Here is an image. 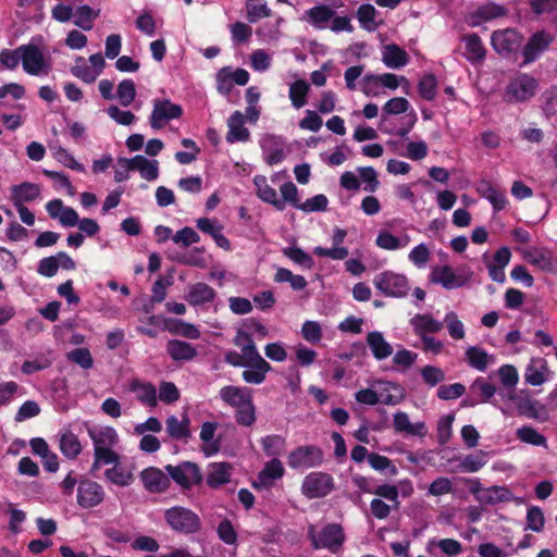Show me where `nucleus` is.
I'll return each instance as SVG.
<instances>
[{
  "label": "nucleus",
  "mask_w": 557,
  "mask_h": 557,
  "mask_svg": "<svg viewBox=\"0 0 557 557\" xmlns=\"http://www.w3.org/2000/svg\"><path fill=\"white\" fill-rule=\"evenodd\" d=\"M87 434L94 445V462L90 473L97 476L102 466L120 460V456L114 451L119 443V434L112 426L91 425L87 428Z\"/></svg>",
  "instance_id": "nucleus-1"
},
{
  "label": "nucleus",
  "mask_w": 557,
  "mask_h": 557,
  "mask_svg": "<svg viewBox=\"0 0 557 557\" xmlns=\"http://www.w3.org/2000/svg\"><path fill=\"white\" fill-rule=\"evenodd\" d=\"M219 396L227 406L235 409V419L239 425L251 426L256 421V407L251 391L233 385L220 389Z\"/></svg>",
  "instance_id": "nucleus-2"
},
{
  "label": "nucleus",
  "mask_w": 557,
  "mask_h": 557,
  "mask_svg": "<svg viewBox=\"0 0 557 557\" xmlns=\"http://www.w3.org/2000/svg\"><path fill=\"white\" fill-rule=\"evenodd\" d=\"M471 276L472 273L466 268L454 270L449 265H436L432 268L429 277L432 283L450 290L465 286Z\"/></svg>",
  "instance_id": "nucleus-3"
},
{
  "label": "nucleus",
  "mask_w": 557,
  "mask_h": 557,
  "mask_svg": "<svg viewBox=\"0 0 557 557\" xmlns=\"http://www.w3.org/2000/svg\"><path fill=\"white\" fill-rule=\"evenodd\" d=\"M537 81L528 74L513 77L505 89V100L509 103L524 102L536 94Z\"/></svg>",
  "instance_id": "nucleus-4"
},
{
  "label": "nucleus",
  "mask_w": 557,
  "mask_h": 557,
  "mask_svg": "<svg viewBox=\"0 0 557 557\" xmlns=\"http://www.w3.org/2000/svg\"><path fill=\"white\" fill-rule=\"evenodd\" d=\"M168 524L176 532L190 534L200 529L199 517L188 508L175 506L164 512Z\"/></svg>",
  "instance_id": "nucleus-5"
},
{
  "label": "nucleus",
  "mask_w": 557,
  "mask_h": 557,
  "mask_svg": "<svg viewBox=\"0 0 557 557\" xmlns=\"http://www.w3.org/2000/svg\"><path fill=\"white\" fill-rule=\"evenodd\" d=\"M308 536L315 549L326 548L333 553L342 546L344 541L343 529L338 524H327L319 532L310 525Z\"/></svg>",
  "instance_id": "nucleus-6"
},
{
  "label": "nucleus",
  "mask_w": 557,
  "mask_h": 557,
  "mask_svg": "<svg viewBox=\"0 0 557 557\" xmlns=\"http://www.w3.org/2000/svg\"><path fill=\"white\" fill-rule=\"evenodd\" d=\"M373 283L387 297L401 298L407 296L409 290L407 277L391 271L375 275Z\"/></svg>",
  "instance_id": "nucleus-7"
},
{
  "label": "nucleus",
  "mask_w": 557,
  "mask_h": 557,
  "mask_svg": "<svg viewBox=\"0 0 557 557\" xmlns=\"http://www.w3.org/2000/svg\"><path fill=\"white\" fill-rule=\"evenodd\" d=\"M165 470L182 488H190L202 482V472L199 466L191 461H183L176 466L168 465Z\"/></svg>",
  "instance_id": "nucleus-8"
},
{
  "label": "nucleus",
  "mask_w": 557,
  "mask_h": 557,
  "mask_svg": "<svg viewBox=\"0 0 557 557\" xmlns=\"http://www.w3.org/2000/svg\"><path fill=\"white\" fill-rule=\"evenodd\" d=\"M152 103L149 123L153 129H160L171 120L180 119L183 115V108L169 99H154Z\"/></svg>",
  "instance_id": "nucleus-9"
},
{
  "label": "nucleus",
  "mask_w": 557,
  "mask_h": 557,
  "mask_svg": "<svg viewBox=\"0 0 557 557\" xmlns=\"http://www.w3.org/2000/svg\"><path fill=\"white\" fill-rule=\"evenodd\" d=\"M334 488L333 478L324 472H311L302 482L301 492L308 498H320L329 495Z\"/></svg>",
  "instance_id": "nucleus-10"
},
{
  "label": "nucleus",
  "mask_w": 557,
  "mask_h": 557,
  "mask_svg": "<svg viewBox=\"0 0 557 557\" xmlns=\"http://www.w3.org/2000/svg\"><path fill=\"white\" fill-rule=\"evenodd\" d=\"M323 461V453L317 446H299L292 450L287 458V465L292 469H309L318 467Z\"/></svg>",
  "instance_id": "nucleus-11"
},
{
  "label": "nucleus",
  "mask_w": 557,
  "mask_h": 557,
  "mask_svg": "<svg viewBox=\"0 0 557 557\" xmlns=\"http://www.w3.org/2000/svg\"><path fill=\"white\" fill-rule=\"evenodd\" d=\"M22 50L23 70L29 75L47 74L50 63L46 61L42 51L33 44L20 46Z\"/></svg>",
  "instance_id": "nucleus-12"
},
{
  "label": "nucleus",
  "mask_w": 557,
  "mask_h": 557,
  "mask_svg": "<svg viewBox=\"0 0 557 557\" xmlns=\"http://www.w3.org/2000/svg\"><path fill=\"white\" fill-rule=\"evenodd\" d=\"M523 37L513 28L493 32L491 44L493 49L500 55L507 57L521 47Z\"/></svg>",
  "instance_id": "nucleus-13"
},
{
  "label": "nucleus",
  "mask_w": 557,
  "mask_h": 557,
  "mask_svg": "<svg viewBox=\"0 0 557 557\" xmlns=\"http://www.w3.org/2000/svg\"><path fill=\"white\" fill-rule=\"evenodd\" d=\"M106 492L99 483L85 479L77 486V504L84 509L99 506L104 500Z\"/></svg>",
  "instance_id": "nucleus-14"
},
{
  "label": "nucleus",
  "mask_w": 557,
  "mask_h": 557,
  "mask_svg": "<svg viewBox=\"0 0 557 557\" xmlns=\"http://www.w3.org/2000/svg\"><path fill=\"white\" fill-rule=\"evenodd\" d=\"M553 41L554 36L549 32L539 30L534 33L523 47V64H530L537 60Z\"/></svg>",
  "instance_id": "nucleus-15"
},
{
  "label": "nucleus",
  "mask_w": 557,
  "mask_h": 557,
  "mask_svg": "<svg viewBox=\"0 0 557 557\" xmlns=\"http://www.w3.org/2000/svg\"><path fill=\"white\" fill-rule=\"evenodd\" d=\"M347 236V232L341 227H335L332 233V247L324 248L317 246L313 248V253L318 257L329 258L331 260H345L348 257L349 250L343 246Z\"/></svg>",
  "instance_id": "nucleus-16"
},
{
  "label": "nucleus",
  "mask_w": 557,
  "mask_h": 557,
  "mask_svg": "<svg viewBox=\"0 0 557 557\" xmlns=\"http://www.w3.org/2000/svg\"><path fill=\"white\" fill-rule=\"evenodd\" d=\"M530 264L548 273H557V257L547 248H534L524 252Z\"/></svg>",
  "instance_id": "nucleus-17"
},
{
  "label": "nucleus",
  "mask_w": 557,
  "mask_h": 557,
  "mask_svg": "<svg viewBox=\"0 0 557 557\" xmlns=\"http://www.w3.org/2000/svg\"><path fill=\"white\" fill-rule=\"evenodd\" d=\"M185 300L193 307L211 304L216 298V292L206 283H195L187 286Z\"/></svg>",
  "instance_id": "nucleus-18"
},
{
  "label": "nucleus",
  "mask_w": 557,
  "mask_h": 557,
  "mask_svg": "<svg viewBox=\"0 0 557 557\" xmlns=\"http://www.w3.org/2000/svg\"><path fill=\"white\" fill-rule=\"evenodd\" d=\"M409 324L419 337L438 333L443 329V322L431 313H417L409 320Z\"/></svg>",
  "instance_id": "nucleus-19"
},
{
  "label": "nucleus",
  "mask_w": 557,
  "mask_h": 557,
  "mask_svg": "<svg viewBox=\"0 0 557 557\" xmlns=\"http://www.w3.org/2000/svg\"><path fill=\"white\" fill-rule=\"evenodd\" d=\"M41 188L38 184L24 182L13 185L10 188V199L14 207L24 206L25 202H30L39 198Z\"/></svg>",
  "instance_id": "nucleus-20"
},
{
  "label": "nucleus",
  "mask_w": 557,
  "mask_h": 557,
  "mask_svg": "<svg viewBox=\"0 0 557 557\" xmlns=\"http://www.w3.org/2000/svg\"><path fill=\"white\" fill-rule=\"evenodd\" d=\"M140 480L149 493H161L168 490L170 480L160 469L149 467L140 472Z\"/></svg>",
  "instance_id": "nucleus-21"
},
{
  "label": "nucleus",
  "mask_w": 557,
  "mask_h": 557,
  "mask_svg": "<svg viewBox=\"0 0 557 557\" xmlns=\"http://www.w3.org/2000/svg\"><path fill=\"white\" fill-rule=\"evenodd\" d=\"M227 127L226 141L228 144L249 140L250 132L245 127V116L240 111L233 112L227 120Z\"/></svg>",
  "instance_id": "nucleus-22"
},
{
  "label": "nucleus",
  "mask_w": 557,
  "mask_h": 557,
  "mask_svg": "<svg viewBox=\"0 0 557 557\" xmlns=\"http://www.w3.org/2000/svg\"><path fill=\"white\" fill-rule=\"evenodd\" d=\"M284 472L285 470L282 462L277 458H272L259 472L257 480L253 482V486L257 488L270 487L275 480L284 475Z\"/></svg>",
  "instance_id": "nucleus-23"
},
{
  "label": "nucleus",
  "mask_w": 557,
  "mask_h": 557,
  "mask_svg": "<svg viewBox=\"0 0 557 557\" xmlns=\"http://www.w3.org/2000/svg\"><path fill=\"white\" fill-rule=\"evenodd\" d=\"M129 389L144 406L154 408L158 405L157 388L152 383L134 380L129 384Z\"/></svg>",
  "instance_id": "nucleus-24"
},
{
  "label": "nucleus",
  "mask_w": 557,
  "mask_h": 557,
  "mask_svg": "<svg viewBox=\"0 0 557 557\" xmlns=\"http://www.w3.org/2000/svg\"><path fill=\"white\" fill-rule=\"evenodd\" d=\"M463 57L471 63L482 62L486 55V49L476 34H468L462 37Z\"/></svg>",
  "instance_id": "nucleus-25"
},
{
  "label": "nucleus",
  "mask_w": 557,
  "mask_h": 557,
  "mask_svg": "<svg viewBox=\"0 0 557 557\" xmlns=\"http://www.w3.org/2000/svg\"><path fill=\"white\" fill-rule=\"evenodd\" d=\"M334 14L335 12L327 5L319 4L305 11L300 20L322 29L326 27V23L333 18Z\"/></svg>",
  "instance_id": "nucleus-26"
},
{
  "label": "nucleus",
  "mask_w": 557,
  "mask_h": 557,
  "mask_svg": "<svg viewBox=\"0 0 557 557\" xmlns=\"http://www.w3.org/2000/svg\"><path fill=\"white\" fill-rule=\"evenodd\" d=\"M253 184L257 188V196L262 201L272 205L275 209L280 211L285 209V201L277 198L275 189L268 184L265 176H255Z\"/></svg>",
  "instance_id": "nucleus-27"
},
{
  "label": "nucleus",
  "mask_w": 557,
  "mask_h": 557,
  "mask_svg": "<svg viewBox=\"0 0 557 557\" xmlns=\"http://www.w3.org/2000/svg\"><path fill=\"white\" fill-rule=\"evenodd\" d=\"M232 466L227 462H212L208 466L207 484L216 488L230 482Z\"/></svg>",
  "instance_id": "nucleus-28"
},
{
  "label": "nucleus",
  "mask_w": 557,
  "mask_h": 557,
  "mask_svg": "<svg viewBox=\"0 0 557 557\" xmlns=\"http://www.w3.org/2000/svg\"><path fill=\"white\" fill-rule=\"evenodd\" d=\"M166 352L174 361H190L198 355L195 346L180 339L169 341L166 344Z\"/></svg>",
  "instance_id": "nucleus-29"
},
{
  "label": "nucleus",
  "mask_w": 557,
  "mask_h": 557,
  "mask_svg": "<svg viewBox=\"0 0 557 557\" xmlns=\"http://www.w3.org/2000/svg\"><path fill=\"white\" fill-rule=\"evenodd\" d=\"M190 420L184 414L182 419L176 416H169L165 420V430L171 438L187 441L190 437Z\"/></svg>",
  "instance_id": "nucleus-30"
},
{
  "label": "nucleus",
  "mask_w": 557,
  "mask_h": 557,
  "mask_svg": "<svg viewBox=\"0 0 557 557\" xmlns=\"http://www.w3.org/2000/svg\"><path fill=\"white\" fill-rule=\"evenodd\" d=\"M394 429L398 433L423 437L426 434L424 422L411 423L406 412L397 411L393 419Z\"/></svg>",
  "instance_id": "nucleus-31"
},
{
  "label": "nucleus",
  "mask_w": 557,
  "mask_h": 557,
  "mask_svg": "<svg viewBox=\"0 0 557 557\" xmlns=\"http://www.w3.org/2000/svg\"><path fill=\"white\" fill-rule=\"evenodd\" d=\"M124 163H132L133 171L139 172L140 176L146 181H154L159 176V162L157 160H149L144 156H135L129 161Z\"/></svg>",
  "instance_id": "nucleus-32"
},
{
  "label": "nucleus",
  "mask_w": 557,
  "mask_h": 557,
  "mask_svg": "<svg viewBox=\"0 0 557 557\" xmlns=\"http://www.w3.org/2000/svg\"><path fill=\"white\" fill-rule=\"evenodd\" d=\"M382 61L389 69H400L408 64L409 57L407 52L395 44L384 47Z\"/></svg>",
  "instance_id": "nucleus-33"
},
{
  "label": "nucleus",
  "mask_w": 557,
  "mask_h": 557,
  "mask_svg": "<svg viewBox=\"0 0 557 557\" xmlns=\"http://www.w3.org/2000/svg\"><path fill=\"white\" fill-rule=\"evenodd\" d=\"M367 344L377 360L386 359L393 354V347L385 341L381 332H370L367 336Z\"/></svg>",
  "instance_id": "nucleus-34"
},
{
  "label": "nucleus",
  "mask_w": 557,
  "mask_h": 557,
  "mask_svg": "<svg viewBox=\"0 0 557 557\" xmlns=\"http://www.w3.org/2000/svg\"><path fill=\"white\" fill-rule=\"evenodd\" d=\"M113 467L104 472L106 479L114 485L125 487L134 482L132 470L122 467L120 460L111 463Z\"/></svg>",
  "instance_id": "nucleus-35"
},
{
  "label": "nucleus",
  "mask_w": 557,
  "mask_h": 557,
  "mask_svg": "<svg viewBox=\"0 0 557 557\" xmlns=\"http://www.w3.org/2000/svg\"><path fill=\"white\" fill-rule=\"evenodd\" d=\"M242 377L248 384L260 385L265 381L267 374L272 370L268 361L252 363L245 367Z\"/></svg>",
  "instance_id": "nucleus-36"
},
{
  "label": "nucleus",
  "mask_w": 557,
  "mask_h": 557,
  "mask_svg": "<svg viewBox=\"0 0 557 557\" xmlns=\"http://www.w3.org/2000/svg\"><path fill=\"white\" fill-rule=\"evenodd\" d=\"M517 408L519 413L525 416L527 418L534 419L541 422H545L548 420V413L545 406H543L537 400H521L518 404Z\"/></svg>",
  "instance_id": "nucleus-37"
},
{
  "label": "nucleus",
  "mask_w": 557,
  "mask_h": 557,
  "mask_svg": "<svg viewBox=\"0 0 557 557\" xmlns=\"http://www.w3.org/2000/svg\"><path fill=\"white\" fill-rule=\"evenodd\" d=\"M216 429H218V424L213 423V422H205L201 425L199 436L203 443L202 451L207 456L214 455L220 449L219 442L214 440Z\"/></svg>",
  "instance_id": "nucleus-38"
},
{
  "label": "nucleus",
  "mask_w": 557,
  "mask_h": 557,
  "mask_svg": "<svg viewBox=\"0 0 557 557\" xmlns=\"http://www.w3.org/2000/svg\"><path fill=\"white\" fill-rule=\"evenodd\" d=\"M511 498V493L505 486L494 485L483 490L479 496V503L483 505H496L499 503L508 502Z\"/></svg>",
  "instance_id": "nucleus-39"
},
{
  "label": "nucleus",
  "mask_w": 557,
  "mask_h": 557,
  "mask_svg": "<svg viewBox=\"0 0 557 557\" xmlns=\"http://www.w3.org/2000/svg\"><path fill=\"white\" fill-rule=\"evenodd\" d=\"M410 240V236L407 234L396 237L389 232L381 231L375 239V244L385 250H397L407 247Z\"/></svg>",
  "instance_id": "nucleus-40"
},
{
  "label": "nucleus",
  "mask_w": 557,
  "mask_h": 557,
  "mask_svg": "<svg viewBox=\"0 0 557 557\" xmlns=\"http://www.w3.org/2000/svg\"><path fill=\"white\" fill-rule=\"evenodd\" d=\"M100 11L94 10L91 7L84 4L74 11V24L84 29L90 30L94 27L95 20L99 16Z\"/></svg>",
  "instance_id": "nucleus-41"
},
{
  "label": "nucleus",
  "mask_w": 557,
  "mask_h": 557,
  "mask_svg": "<svg viewBox=\"0 0 557 557\" xmlns=\"http://www.w3.org/2000/svg\"><path fill=\"white\" fill-rule=\"evenodd\" d=\"M516 436L522 443L547 448V440L536 429L530 425H523L516 430Z\"/></svg>",
  "instance_id": "nucleus-42"
},
{
  "label": "nucleus",
  "mask_w": 557,
  "mask_h": 557,
  "mask_svg": "<svg viewBox=\"0 0 557 557\" xmlns=\"http://www.w3.org/2000/svg\"><path fill=\"white\" fill-rule=\"evenodd\" d=\"M539 362L540 367H536L534 362H532L525 369V382L532 386L542 385L547 380L549 373L546 361L540 360Z\"/></svg>",
  "instance_id": "nucleus-43"
},
{
  "label": "nucleus",
  "mask_w": 557,
  "mask_h": 557,
  "mask_svg": "<svg viewBox=\"0 0 557 557\" xmlns=\"http://www.w3.org/2000/svg\"><path fill=\"white\" fill-rule=\"evenodd\" d=\"M310 86L304 79H298L289 85L288 96L295 109H300L307 103Z\"/></svg>",
  "instance_id": "nucleus-44"
},
{
  "label": "nucleus",
  "mask_w": 557,
  "mask_h": 557,
  "mask_svg": "<svg viewBox=\"0 0 557 557\" xmlns=\"http://www.w3.org/2000/svg\"><path fill=\"white\" fill-rule=\"evenodd\" d=\"M272 16V10L264 1H247L246 2V18L249 23L255 24L261 18Z\"/></svg>",
  "instance_id": "nucleus-45"
},
{
  "label": "nucleus",
  "mask_w": 557,
  "mask_h": 557,
  "mask_svg": "<svg viewBox=\"0 0 557 557\" xmlns=\"http://www.w3.org/2000/svg\"><path fill=\"white\" fill-rule=\"evenodd\" d=\"M274 281L276 283H289L294 290H302L307 286V281L302 275L294 274L290 270L285 268H277Z\"/></svg>",
  "instance_id": "nucleus-46"
},
{
  "label": "nucleus",
  "mask_w": 557,
  "mask_h": 557,
  "mask_svg": "<svg viewBox=\"0 0 557 557\" xmlns=\"http://www.w3.org/2000/svg\"><path fill=\"white\" fill-rule=\"evenodd\" d=\"M466 358L468 363L479 370L485 371L492 357L482 348L471 346L466 350Z\"/></svg>",
  "instance_id": "nucleus-47"
},
{
  "label": "nucleus",
  "mask_w": 557,
  "mask_h": 557,
  "mask_svg": "<svg viewBox=\"0 0 557 557\" xmlns=\"http://www.w3.org/2000/svg\"><path fill=\"white\" fill-rule=\"evenodd\" d=\"M60 449L64 456L74 459L82 451L79 440L72 432H65L60 437Z\"/></svg>",
  "instance_id": "nucleus-48"
},
{
  "label": "nucleus",
  "mask_w": 557,
  "mask_h": 557,
  "mask_svg": "<svg viewBox=\"0 0 557 557\" xmlns=\"http://www.w3.org/2000/svg\"><path fill=\"white\" fill-rule=\"evenodd\" d=\"M71 73L86 84H91L99 77L83 57L76 58L74 65L71 67Z\"/></svg>",
  "instance_id": "nucleus-49"
},
{
  "label": "nucleus",
  "mask_w": 557,
  "mask_h": 557,
  "mask_svg": "<svg viewBox=\"0 0 557 557\" xmlns=\"http://www.w3.org/2000/svg\"><path fill=\"white\" fill-rule=\"evenodd\" d=\"M443 325L445 324L448 331L449 336L453 339L460 341L466 336L465 325L458 318L457 313L454 311H449L445 314L444 320L442 321Z\"/></svg>",
  "instance_id": "nucleus-50"
},
{
  "label": "nucleus",
  "mask_w": 557,
  "mask_h": 557,
  "mask_svg": "<svg viewBox=\"0 0 557 557\" xmlns=\"http://www.w3.org/2000/svg\"><path fill=\"white\" fill-rule=\"evenodd\" d=\"M262 448L267 456L276 458L286 447L285 438L280 435H269L261 440Z\"/></svg>",
  "instance_id": "nucleus-51"
},
{
  "label": "nucleus",
  "mask_w": 557,
  "mask_h": 557,
  "mask_svg": "<svg viewBox=\"0 0 557 557\" xmlns=\"http://www.w3.org/2000/svg\"><path fill=\"white\" fill-rule=\"evenodd\" d=\"M487 462V455L483 450L465 456L460 461V469L463 472H476Z\"/></svg>",
  "instance_id": "nucleus-52"
},
{
  "label": "nucleus",
  "mask_w": 557,
  "mask_h": 557,
  "mask_svg": "<svg viewBox=\"0 0 557 557\" xmlns=\"http://www.w3.org/2000/svg\"><path fill=\"white\" fill-rule=\"evenodd\" d=\"M383 384L385 385V387L379 395L380 403L392 406L401 403V400L404 399V394L400 386L391 382H384Z\"/></svg>",
  "instance_id": "nucleus-53"
},
{
  "label": "nucleus",
  "mask_w": 557,
  "mask_h": 557,
  "mask_svg": "<svg viewBox=\"0 0 557 557\" xmlns=\"http://www.w3.org/2000/svg\"><path fill=\"white\" fill-rule=\"evenodd\" d=\"M506 12L507 10L505 7L494 2H487L479 7L473 16L481 21H490L505 15Z\"/></svg>",
  "instance_id": "nucleus-54"
},
{
  "label": "nucleus",
  "mask_w": 557,
  "mask_h": 557,
  "mask_svg": "<svg viewBox=\"0 0 557 557\" xmlns=\"http://www.w3.org/2000/svg\"><path fill=\"white\" fill-rule=\"evenodd\" d=\"M357 172L359 173L360 184H364L363 190L368 193H374L377 190L380 181L377 180V173L374 168L359 166L357 168Z\"/></svg>",
  "instance_id": "nucleus-55"
},
{
  "label": "nucleus",
  "mask_w": 557,
  "mask_h": 557,
  "mask_svg": "<svg viewBox=\"0 0 557 557\" xmlns=\"http://www.w3.org/2000/svg\"><path fill=\"white\" fill-rule=\"evenodd\" d=\"M116 97L121 106H131L136 97L135 83L132 79H123L117 86Z\"/></svg>",
  "instance_id": "nucleus-56"
},
{
  "label": "nucleus",
  "mask_w": 557,
  "mask_h": 557,
  "mask_svg": "<svg viewBox=\"0 0 557 557\" xmlns=\"http://www.w3.org/2000/svg\"><path fill=\"white\" fill-rule=\"evenodd\" d=\"M52 154L64 166H67L77 172H85V166L77 162L65 148L61 146H54L52 147Z\"/></svg>",
  "instance_id": "nucleus-57"
},
{
  "label": "nucleus",
  "mask_w": 557,
  "mask_h": 557,
  "mask_svg": "<svg viewBox=\"0 0 557 557\" xmlns=\"http://www.w3.org/2000/svg\"><path fill=\"white\" fill-rule=\"evenodd\" d=\"M418 90L420 96L425 100H433L437 94V79L433 74L423 76L419 84Z\"/></svg>",
  "instance_id": "nucleus-58"
},
{
  "label": "nucleus",
  "mask_w": 557,
  "mask_h": 557,
  "mask_svg": "<svg viewBox=\"0 0 557 557\" xmlns=\"http://www.w3.org/2000/svg\"><path fill=\"white\" fill-rule=\"evenodd\" d=\"M67 360L78 364L81 368L88 370L94 366V359L88 348H75L67 354Z\"/></svg>",
  "instance_id": "nucleus-59"
},
{
  "label": "nucleus",
  "mask_w": 557,
  "mask_h": 557,
  "mask_svg": "<svg viewBox=\"0 0 557 557\" xmlns=\"http://www.w3.org/2000/svg\"><path fill=\"white\" fill-rule=\"evenodd\" d=\"M300 333L302 338L310 344H317L322 338V327L321 324L317 321H305Z\"/></svg>",
  "instance_id": "nucleus-60"
},
{
  "label": "nucleus",
  "mask_w": 557,
  "mask_h": 557,
  "mask_svg": "<svg viewBox=\"0 0 557 557\" xmlns=\"http://www.w3.org/2000/svg\"><path fill=\"white\" fill-rule=\"evenodd\" d=\"M172 240L176 244V245H180L181 247H188L193 244H197L199 243L200 240V236L198 235V233L189 227V226H185L183 227L182 230L177 231L173 236H172Z\"/></svg>",
  "instance_id": "nucleus-61"
},
{
  "label": "nucleus",
  "mask_w": 557,
  "mask_h": 557,
  "mask_svg": "<svg viewBox=\"0 0 557 557\" xmlns=\"http://www.w3.org/2000/svg\"><path fill=\"white\" fill-rule=\"evenodd\" d=\"M158 399L164 404L176 403L181 393L177 386L173 382H161L159 386V393L157 394Z\"/></svg>",
  "instance_id": "nucleus-62"
},
{
  "label": "nucleus",
  "mask_w": 557,
  "mask_h": 557,
  "mask_svg": "<svg viewBox=\"0 0 557 557\" xmlns=\"http://www.w3.org/2000/svg\"><path fill=\"white\" fill-rule=\"evenodd\" d=\"M283 253L305 269H311L314 264L313 259L299 247L285 248Z\"/></svg>",
  "instance_id": "nucleus-63"
},
{
  "label": "nucleus",
  "mask_w": 557,
  "mask_h": 557,
  "mask_svg": "<svg viewBox=\"0 0 557 557\" xmlns=\"http://www.w3.org/2000/svg\"><path fill=\"white\" fill-rule=\"evenodd\" d=\"M543 112L547 117L557 116V86L543 94Z\"/></svg>",
  "instance_id": "nucleus-64"
}]
</instances>
